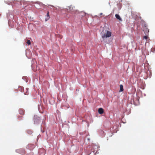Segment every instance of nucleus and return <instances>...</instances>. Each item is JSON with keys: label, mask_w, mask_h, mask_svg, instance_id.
Returning a JSON list of instances; mask_svg holds the SVG:
<instances>
[{"label": "nucleus", "mask_w": 155, "mask_h": 155, "mask_svg": "<svg viewBox=\"0 0 155 155\" xmlns=\"http://www.w3.org/2000/svg\"><path fill=\"white\" fill-rule=\"evenodd\" d=\"M36 118L37 119V120H36V119L35 120V122H37L38 123L39 121L40 120V118L39 117H36Z\"/></svg>", "instance_id": "nucleus-8"}, {"label": "nucleus", "mask_w": 155, "mask_h": 155, "mask_svg": "<svg viewBox=\"0 0 155 155\" xmlns=\"http://www.w3.org/2000/svg\"><path fill=\"white\" fill-rule=\"evenodd\" d=\"M144 31L145 32H146L147 33H148L149 31V30L147 28H146Z\"/></svg>", "instance_id": "nucleus-9"}, {"label": "nucleus", "mask_w": 155, "mask_h": 155, "mask_svg": "<svg viewBox=\"0 0 155 155\" xmlns=\"http://www.w3.org/2000/svg\"><path fill=\"white\" fill-rule=\"evenodd\" d=\"M115 17L117 18L119 20H121V18L120 17V16L118 14H116L115 15Z\"/></svg>", "instance_id": "nucleus-4"}, {"label": "nucleus", "mask_w": 155, "mask_h": 155, "mask_svg": "<svg viewBox=\"0 0 155 155\" xmlns=\"http://www.w3.org/2000/svg\"><path fill=\"white\" fill-rule=\"evenodd\" d=\"M98 112L100 114H102L104 113V110L102 108H100L98 109Z\"/></svg>", "instance_id": "nucleus-2"}, {"label": "nucleus", "mask_w": 155, "mask_h": 155, "mask_svg": "<svg viewBox=\"0 0 155 155\" xmlns=\"http://www.w3.org/2000/svg\"><path fill=\"white\" fill-rule=\"evenodd\" d=\"M124 90L123 86L121 84L120 85V90L119 92H122Z\"/></svg>", "instance_id": "nucleus-5"}, {"label": "nucleus", "mask_w": 155, "mask_h": 155, "mask_svg": "<svg viewBox=\"0 0 155 155\" xmlns=\"http://www.w3.org/2000/svg\"><path fill=\"white\" fill-rule=\"evenodd\" d=\"M27 133L28 134H32V132L31 130H28Z\"/></svg>", "instance_id": "nucleus-10"}, {"label": "nucleus", "mask_w": 155, "mask_h": 155, "mask_svg": "<svg viewBox=\"0 0 155 155\" xmlns=\"http://www.w3.org/2000/svg\"><path fill=\"white\" fill-rule=\"evenodd\" d=\"M47 18L45 19V20L46 21L48 20L50 18L49 15V12H48L47 13Z\"/></svg>", "instance_id": "nucleus-7"}, {"label": "nucleus", "mask_w": 155, "mask_h": 155, "mask_svg": "<svg viewBox=\"0 0 155 155\" xmlns=\"http://www.w3.org/2000/svg\"><path fill=\"white\" fill-rule=\"evenodd\" d=\"M19 112L21 115H23L24 114V111L20 109L19 110Z\"/></svg>", "instance_id": "nucleus-6"}, {"label": "nucleus", "mask_w": 155, "mask_h": 155, "mask_svg": "<svg viewBox=\"0 0 155 155\" xmlns=\"http://www.w3.org/2000/svg\"><path fill=\"white\" fill-rule=\"evenodd\" d=\"M25 42H26L28 45H30L31 44V41L29 40L26 39L25 40Z\"/></svg>", "instance_id": "nucleus-3"}, {"label": "nucleus", "mask_w": 155, "mask_h": 155, "mask_svg": "<svg viewBox=\"0 0 155 155\" xmlns=\"http://www.w3.org/2000/svg\"><path fill=\"white\" fill-rule=\"evenodd\" d=\"M111 36V33L109 31H107L106 33V34H105L103 35L102 36V38H107Z\"/></svg>", "instance_id": "nucleus-1"}, {"label": "nucleus", "mask_w": 155, "mask_h": 155, "mask_svg": "<svg viewBox=\"0 0 155 155\" xmlns=\"http://www.w3.org/2000/svg\"><path fill=\"white\" fill-rule=\"evenodd\" d=\"M148 38V37L147 36H145L143 37V39H147Z\"/></svg>", "instance_id": "nucleus-11"}]
</instances>
